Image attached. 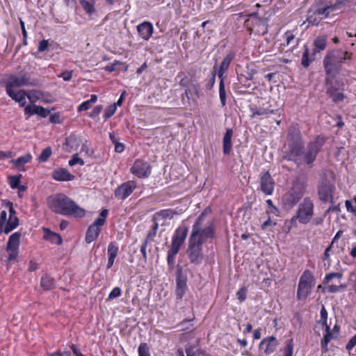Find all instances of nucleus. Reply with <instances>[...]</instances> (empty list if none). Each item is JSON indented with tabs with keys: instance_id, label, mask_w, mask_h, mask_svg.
Returning a JSON list of instances; mask_svg holds the SVG:
<instances>
[{
	"instance_id": "30",
	"label": "nucleus",
	"mask_w": 356,
	"mask_h": 356,
	"mask_svg": "<svg viewBox=\"0 0 356 356\" xmlns=\"http://www.w3.org/2000/svg\"><path fill=\"white\" fill-rule=\"evenodd\" d=\"M327 45V35H321L317 36L313 41L314 48L312 51L316 55L318 53L324 51Z\"/></svg>"
},
{
	"instance_id": "6",
	"label": "nucleus",
	"mask_w": 356,
	"mask_h": 356,
	"mask_svg": "<svg viewBox=\"0 0 356 356\" xmlns=\"http://www.w3.org/2000/svg\"><path fill=\"white\" fill-rule=\"evenodd\" d=\"M315 284L316 280L311 271L305 270L299 280L297 298L300 300H305L310 295Z\"/></svg>"
},
{
	"instance_id": "19",
	"label": "nucleus",
	"mask_w": 356,
	"mask_h": 356,
	"mask_svg": "<svg viewBox=\"0 0 356 356\" xmlns=\"http://www.w3.org/2000/svg\"><path fill=\"white\" fill-rule=\"evenodd\" d=\"M136 187V183L134 180L124 182L115 188V196L118 200H124L133 193Z\"/></svg>"
},
{
	"instance_id": "56",
	"label": "nucleus",
	"mask_w": 356,
	"mask_h": 356,
	"mask_svg": "<svg viewBox=\"0 0 356 356\" xmlns=\"http://www.w3.org/2000/svg\"><path fill=\"white\" fill-rule=\"evenodd\" d=\"M247 288L243 286L241 287L236 293L237 298L241 302H244L246 300Z\"/></svg>"
},
{
	"instance_id": "63",
	"label": "nucleus",
	"mask_w": 356,
	"mask_h": 356,
	"mask_svg": "<svg viewBox=\"0 0 356 356\" xmlns=\"http://www.w3.org/2000/svg\"><path fill=\"white\" fill-rule=\"evenodd\" d=\"M73 71H64L58 75V77L62 78L65 81H69L72 78Z\"/></svg>"
},
{
	"instance_id": "35",
	"label": "nucleus",
	"mask_w": 356,
	"mask_h": 356,
	"mask_svg": "<svg viewBox=\"0 0 356 356\" xmlns=\"http://www.w3.org/2000/svg\"><path fill=\"white\" fill-rule=\"evenodd\" d=\"M79 3L86 14L88 16H91L95 14L96 11L95 0H80Z\"/></svg>"
},
{
	"instance_id": "40",
	"label": "nucleus",
	"mask_w": 356,
	"mask_h": 356,
	"mask_svg": "<svg viewBox=\"0 0 356 356\" xmlns=\"http://www.w3.org/2000/svg\"><path fill=\"white\" fill-rule=\"evenodd\" d=\"M97 101V96L96 95H91L90 99L82 102L78 106L77 110L79 112L88 111L92 106V104Z\"/></svg>"
},
{
	"instance_id": "23",
	"label": "nucleus",
	"mask_w": 356,
	"mask_h": 356,
	"mask_svg": "<svg viewBox=\"0 0 356 356\" xmlns=\"http://www.w3.org/2000/svg\"><path fill=\"white\" fill-rule=\"evenodd\" d=\"M82 140L80 137L75 134H70L63 145V149L69 153H72V156H79L77 150L81 145Z\"/></svg>"
},
{
	"instance_id": "52",
	"label": "nucleus",
	"mask_w": 356,
	"mask_h": 356,
	"mask_svg": "<svg viewBox=\"0 0 356 356\" xmlns=\"http://www.w3.org/2000/svg\"><path fill=\"white\" fill-rule=\"evenodd\" d=\"M122 294V290L119 286L114 287L108 294L107 298L108 300H113L117 298H119Z\"/></svg>"
},
{
	"instance_id": "14",
	"label": "nucleus",
	"mask_w": 356,
	"mask_h": 356,
	"mask_svg": "<svg viewBox=\"0 0 356 356\" xmlns=\"http://www.w3.org/2000/svg\"><path fill=\"white\" fill-rule=\"evenodd\" d=\"M6 92L14 91V88H19L22 86H33L34 83L31 81L30 76L24 73L19 76L11 74L5 82Z\"/></svg>"
},
{
	"instance_id": "50",
	"label": "nucleus",
	"mask_w": 356,
	"mask_h": 356,
	"mask_svg": "<svg viewBox=\"0 0 356 356\" xmlns=\"http://www.w3.org/2000/svg\"><path fill=\"white\" fill-rule=\"evenodd\" d=\"M216 65H214L213 70L211 73V76L208 80L207 83H206L205 88L207 90H211L216 83Z\"/></svg>"
},
{
	"instance_id": "31",
	"label": "nucleus",
	"mask_w": 356,
	"mask_h": 356,
	"mask_svg": "<svg viewBox=\"0 0 356 356\" xmlns=\"http://www.w3.org/2000/svg\"><path fill=\"white\" fill-rule=\"evenodd\" d=\"M119 251V248L116 242L113 241L109 243L108 245V261L106 268L110 269L114 264L115 259L116 258Z\"/></svg>"
},
{
	"instance_id": "53",
	"label": "nucleus",
	"mask_w": 356,
	"mask_h": 356,
	"mask_svg": "<svg viewBox=\"0 0 356 356\" xmlns=\"http://www.w3.org/2000/svg\"><path fill=\"white\" fill-rule=\"evenodd\" d=\"M20 177L21 175L9 177V184L12 189H16L17 187L19 186Z\"/></svg>"
},
{
	"instance_id": "41",
	"label": "nucleus",
	"mask_w": 356,
	"mask_h": 356,
	"mask_svg": "<svg viewBox=\"0 0 356 356\" xmlns=\"http://www.w3.org/2000/svg\"><path fill=\"white\" fill-rule=\"evenodd\" d=\"M18 225L19 218L17 217L11 218V216H10L6 224L4 229L3 230V232L7 234L15 229Z\"/></svg>"
},
{
	"instance_id": "22",
	"label": "nucleus",
	"mask_w": 356,
	"mask_h": 356,
	"mask_svg": "<svg viewBox=\"0 0 356 356\" xmlns=\"http://www.w3.org/2000/svg\"><path fill=\"white\" fill-rule=\"evenodd\" d=\"M279 346V341L274 336L264 338L259 343V348L264 354L269 355L274 353Z\"/></svg>"
},
{
	"instance_id": "44",
	"label": "nucleus",
	"mask_w": 356,
	"mask_h": 356,
	"mask_svg": "<svg viewBox=\"0 0 356 356\" xmlns=\"http://www.w3.org/2000/svg\"><path fill=\"white\" fill-rule=\"evenodd\" d=\"M219 97L222 106H225L226 105L227 94L225 87V80L222 79L220 80L219 83Z\"/></svg>"
},
{
	"instance_id": "64",
	"label": "nucleus",
	"mask_w": 356,
	"mask_h": 356,
	"mask_svg": "<svg viewBox=\"0 0 356 356\" xmlns=\"http://www.w3.org/2000/svg\"><path fill=\"white\" fill-rule=\"evenodd\" d=\"M356 346V334L352 337L346 343V348L348 351H350Z\"/></svg>"
},
{
	"instance_id": "49",
	"label": "nucleus",
	"mask_w": 356,
	"mask_h": 356,
	"mask_svg": "<svg viewBox=\"0 0 356 356\" xmlns=\"http://www.w3.org/2000/svg\"><path fill=\"white\" fill-rule=\"evenodd\" d=\"M138 356H149V346L147 343H141L138 348Z\"/></svg>"
},
{
	"instance_id": "39",
	"label": "nucleus",
	"mask_w": 356,
	"mask_h": 356,
	"mask_svg": "<svg viewBox=\"0 0 356 356\" xmlns=\"http://www.w3.org/2000/svg\"><path fill=\"white\" fill-rule=\"evenodd\" d=\"M55 280L50 275L45 274L41 277L40 286L44 290H51L54 287Z\"/></svg>"
},
{
	"instance_id": "5",
	"label": "nucleus",
	"mask_w": 356,
	"mask_h": 356,
	"mask_svg": "<svg viewBox=\"0 0 356 356\" xmlns=\"http://www.w3.org/2000/svg\"><path fill=\"white\" fill-rule=\"evenodd\" d=\"M306 186L304 183L296 181L292 187L282 197L281 201L284 207L292 209L302 199L305 193Z\"/></svg>"
},
{
	"instance_id": "55",
	"label": "nucleus",
	"mask_w": 356,
	"mask_h": 356,
	"mask_svg": "<svg viewBox=\"0 0 356 356\" xmlns=\"http://www.w3.org/2000/svg\"><path fill=\"white\" fill-rule=\"evenodd\" d=\"M299 222V218H296V214L293 216L290 220L285 221V225L287 227L288 231H290L292 227H297V222Z\"/></svg>"
},
{
	"instance_id": "29",
	"label": "nucleus",
	"mask_w": 356,
	"mask_h": 356,
	"mask_svg": "<svg viewBox=\"0 0 356 356\" xmlns=\"http://www.w3.org/2000/svg\"><path fill=\"white\" fill-rule=\"evenodd\" d=\"M7 95L16 102H18L19 106L22 107L26 106V97H27L30 100L31 99V96L27 94V92L24 90H21L17 92L14 91H8L6 92Z\"/></svg>"
},
{
	"instance_id": "25",
	"label": "nucleus",
	"mask_w": 356,
	"mask_h": 356,
	"mask_svg": "<svg viewBox=\"0 0 356 356\" xmlns=\"http://www.w3.org/2000/svg\"><path fill=\"white\" fill-rule=\"evenodd\" d=\"M325 137L318 136L313 141L307 145V152L304 156H316L321 148L325 144Z\"/></svg>"
},
{
	"instance_id": "21",
	"label": "nucleus",
	"mask_w": 356,
	"mask_h": 356,
	"mask_svg": "<svg viewBox=\"0 0 356 356\" xmlns=\"http://www.w3.org/2000/svg\"><path fill=\"white\" fill-rule=\"evenodd\" d=\"M349 0H330L326 5L332 17L346 11L349 6Z\"/></svg>"
},
{
	"instance_id": "36",
	"label": "nucleus",
	"mask_w": 356,
	"mask_h": 356,
	"mask_svg": "<svg viewBox=\"0 0 356 356\" xmlns=\"http://www.w3.org/2000/svg\"><path fill=\"white\" fill-rule=\"evenodd\" d=\"M177 214V213L172 209H163L158 212H156L153 216V221L157 222L158 220L162 219H171L173 218L174 215Z\"/></svg>"
},
{
	"instance_id": "10",
	"label": "nucleus",
	"mask_w": 356,
	"mask_h": 356,
	"mask_svg": "<svg viewBox=\"0 0 356 356\" xmlns=\"http://www.w3.org/2000/svg\"><path fill=\"white\" fill-rule=\"evenodd\" d=\"M203 245L199 242L188 238L186 253L190 262L200 265L204 259Z\"/></svg>"
},
{
	"instance_id": "47",
	"label": "nucleus",
	"mask_w": 356,
	"mask_h": 356,
	"mask_svg": "<svg viewBox=\"0 0 356 356\" xmlns=\"http://www.w3.org/2000/svg\"><path fill=\"white\" fill-rule=\"evenodd\" d=\"M327 316H328L327 312L324 305H322L321 308V312H320L321 318L318 321V323L321 324L322 326L329 325L327 324Z\"/></svg>"
},
{
	"instance_id": "13",
	"label": "nucleus",
	"mask_w": 356,
	"mask_h": 356,
	"mask_svg": "<svg viewBox=\"0 0 356 356\" xmlns=\"http://www.w3.org/2000/svg\"><path fill=\"white\" fill-rule=\"evenodd\" d=\"M289 156H302L304 143L299 131H293L288 134Z\"/></svg>"
},
{
	"instance_id": "34",
	"label": "nucleus",
	"mask_w": 356,
	"mask_h": 356,
	"mask_svg": "<svg viewBox=\"0 0 356 356\" xmlns=\"http://www.w3.org/2000/svg\"><path fill=\"white\" fill-rule=\"evenodd\" d=\"M316 157H289V161H293L297 163L298 167L304 170L307 165L308 167L314 162Z\"/></svg>"
},
{
	"instance_id": "28",
	"label": "nucleus",
	"mask_w": 356,
	"mask_h": 356,
	"mask_svg": "<svg viewBox=\"0 0 356 356\" xmlns=\"http://www.w3.org/2000/svg\"><path fill=\"white\" fill-rule=\"evenodd\" d=\"M154 27L151 22H144L137 26L139 35L145 40L150 38L153 33Z\"/></svg>"
},
{
	"instance_id": "9",
	"label": "nucleus",
	"mask_w": 356,
	"mask_h": 356,
	"mask_svg": "<svg viewBox=\"0 0 356 356\" xmlns=\"http://www.w3.org/2000/svg\"><path fill=\"white\" fill-rule=\"evenodd\" d=\"M21 233L16 232L12 234L7 242L6 251L8 252L6 263L17 261L19 256V248L20 244Z\"/></svg>"
},
{
	"instance_id": "4",
	"label": "nucleus",
	"mask_w": 356,
	"mask_h": 356,
	"mask_svg": "<svg viewBox=\"0 0 356 356\" xmlns=\"http://www.w3.org/2000/svg\"><path fill=\"white\" fill-rule=\"evenodd\" d=\"M216 236L213 222L209 220L205 224L202 222H195L192 226L189 238L203 245L207 241H211Z\"/></svg>"
},
{
	"instance_id": "17",
	"label": "nucleus",
	"mask_w": 356,
	"mask_h": 356,
	"mask_svg": "<svg viewBox=\"0 0 356 356\" xmlns=\"http://www.w3.org/2000/svg\"><path fill=\"white\" fill-rule=\"evenodd\" d=\"M187 277L183 273L182 268L178 266L176 271V290L177 299L181 300L187 290Z\"/></svg>"
},
{
	"instance_id": "26",
	"label": "nucleus",
	"mask_w": 356,
	"mask_h": 356,
	"mask_svg": "<svg viewBox=\"0 0 356 356\" xmlns=\"http://www.w3.org/2000/svg\"><path fill=\"white\" fill-rule=\"evenodd\" d=\"M234 57V53L233 51H230L223 58L222 61L220 65L218 70L216 71V74L218 75L220 80H221V79H222L223 80L225 79L226 76H225V74L228 70L230 63H232Z\"/></svg>"
},
{
	"instance_id": "18",
	"label": "nucleus",
	"mask_w": 356,
	"mask_h": 356,
	"mask_svg": "<svg viewBox=\"0 0 356 356\" xmlns=\"http://www.w3.org/2000/svg\"><path fill=\"white\" fill-rule=\"evenodd\" d=\"M131 172L138 178H145L151 174V166L143 159H137L130 169Z\"/></svg>"
},
{
	"instance_id": "45",
	"label": "nucleus",
	"mask_w": 356,
	"mask_h": 356,
	"mask_svg": "<svg viewBox=\"0 0 356 356\" xmlns=\"http://www.w3.org/2000/svg\"><path fill=\"white\" fill-rule=\"evenodd\" d=\"M343 92L344 90H339L333 93H328L327 95L332 98L333 102L339 103L343 102L346 98V95Z\"/></svg>"
},
{
	"instance_id": "24",
	"label": "nucleus",
	"mask_w": 356,
	"mask_h": 356,
	"mask_svg": "<svg viewBox=\"0 0 356 356\" xmlns=\"http://www.w3.org/2000/svg\"><path fill=\"white\" fill-rule=\"evenodd\" d=\"M51 178L57 181H70L75 179V176L65 168H58L51 172Z\"/></svg>"
},
{
	"instance_id": "33",
	"label": "nucleus",
	"mask_w": 356,
	"mask_h": 356,
	"mask_svg": "<svg viewBox=\"0 0 356 356\" xmlns=\"http://www.w3.org/2000/svg\"><path fill=\"white\" fill-rule=\"evenodd\" d=\"M325 328V334L321 341V347L323 353H325L328 351V343L334 338L330 325L323 326Z\"/></svg>"
},
{
	"instance_id": "46",
	"label": "nucleus",
	"mask_w": 356,
	"mask_h": 356,
	"mask_svg": "<svg viewBox=\"0 0 356 356\" xmlns=\"http://www.w3.org/2000/svg\"><path fill=\"white\" fill-rule=\"evenodd\" d=\"M158 228L159 223L157 222L154 221V224L151 229L148 232L147 236L145 239V241H147V243L152 242L156 235Z\"/></svg>"
},
{
	"instance_id": "62",
	"label": "nucleus",
	"mask_w": 356,
	"mask_h": 356,
	"mask_svg": "<svg viewBox=\"0 0 356 356\" xmlns=\"http://www.w3.org/2000/svg\"><path fill=\"white\" fill-rule=\"evenodd\" d=\"M49 47V41L47 40H42L40 41L38 47V53H41L47 50V49Z\"/></svg>"
},
{
	"instance_id": "60",
	"label": "nucleus",
	"mask_w": 356,
	"mask_h": 356,
	"mask_svg": "<svg viewBox=\"0 0 356 356\" xmlns=\"http://www.w3.org/2000/svg\"><path fill=\"white\" fill-rule=\"evenodd\" d=\"M342 277V274L339 273H330L327 274L324 278L323 283L324 284H326L328 283L334 277H339L341 278Z\"/></svg>"
},
{
	"instance_id": "51",
	"label": "nucleus",
	"mask_w": 356,
	"mask_h": 356,
	"mask_svg": "<svg viewBox=\"0 0 356 356\" xmlns=\"http://www.w3.org/2000/svg\"><path fill=\"white\" fill-rule=\"evenodd\" d=\"M116 110H117V108L115 105L111 104V105L108 106L105 108L104 113L103 115V118H104V120H106L108 118H110L111 117H112L115 113Z\"/></svg>"
},
{
	"instance_id": "27",
	"label": "nucleus",
	"mask_w": 356,
	"mask_h": 356,
	"mask_svg": "<svg viewBox=\"0 0 356 356\" xmlns=\"http://www.w3.org/2000/svg\"><path fill=\"white\" fill-rule=\"evenodd\" d=\"M297 35H298V29L297 28H295L292 30L286 31L283 35V38L284 40L283 45L284 46H289L291 44H293V47L291 49V51H293L294 47L298 45L299 42L300 40V38L296 37Z\"/></svg>"
},
{
	"instance_id": "15",
	"label": "nucleus",
	"mask_w": 356,
	"mask_h": 356,
	"mask_svg": "<svg viewBox=\"0 0 356 356\" xmlns=\"http://www.w3.org/2000/svg\"><path fill=\"white\" fill-rule=\"evenodd\" d=\"M335 190V186L330 181L326 179H322L321 180L318 195L319 200L323 203L330 202L332 203L333 193Z\"/></svg>"
},
{
	"instance_id": "11",
	"label": "nucleus",
	"mask_w": 356,
	"mask_h": 356,
	"mask_svg": "<svg viewBox=\"0 0 356 356\" xmlns=\"http://www.w3.org/2000/svg\"><path fill=\"white\" fill-rule=\"evenodd\" d=\"M314 204L309 198L303 200L296 211V218H299L300 223L305 225L310 222L314 215Z\"/></svg>"
},
{
	"instance_id": "38",
	"label": "nucleus",
	"mask_w": 356,
	"mask_h": 356,
	"mask_svg": "<svg viewBox=\"0 0 356 356\" xmlns=\"http://www.w3.org/2000/svg\"><path fill=\"white\" fill-rule=\"evenodd\" d=\"M44 231H46V232L44 237L46 240L56 245H60L62 243L63 239L60 234L51 232L47 229H44Z\"/></svg>"
},
{
	"instance_id": "37",
	"label": "nucleus",
	"mask_w": 356,
	"mask_h": 356,
	"mask_svg": "<svg viewBox=\"0 0 356 356\" xmlns=\"http://www.w3.org/2000/svg\"><path fill=\"white\" fill-rule=\"evenodd\" d=\"M233 135V130L232 129H227L223 137V152L225 154H228L232 148V137Z\"/></svg>"
},
{
	"instance_id": "7",
	"label": "nucleus",
	"mask_w": 356,
	"mask_h": 356,
	"mask_svg": "<svg viewBox=\"0 0 356 356\" xmlns=\"http://www.w3.org/2000/svg\"><path fill=\"white\" fill-rule=\"evenodd\" d=\"M332 17L326 5L323 6H312L307 13L306 21L312 26H317L322 20Z\"/></svg>"
},
{
	"instance_id": "54",
	"label": "nucleus",
	"mask_w": 356,
	"mask_h": 356,
	"mask_svg": "<svg viewBox=\"0 0 356 356\" xmlns=\"http://www.w3.org/2000/svg\"><path fill=\"white\" fill-rule=\"evenodd\" d=\"M353 201L355 203V206L352 204V202L350 200H346L345 202V205L347 211L356 216V195L353 197Z\"/></svg>"
},
{
	"instance_id": "42",
	"label": "nucleus",
	"mask_w": 356,
	"mask_h": 356,
	"mask_svg": "<svg viewBox=\"0 0 356 356\" xmlns=\"http://www.w3.org/2000/svg\"><path fill=\"white\" fill-rule=\"evenodd\" d=\"M294 349V342L293 339H289L285 341V346L282 349L283 356H293Z\"/></svg>"
},
{
	"instance_id": "2",
	"label": "nucleus",
	"mask_w": 356,
	"mask_h": 356,
	"mask_svg": "<svg viewBox=\"0 0 356 356\" xmlns=\"http://www.w3.org/2000/svg\"><path fill=\"white\" fill-rule=\"evenodd\" d=\"M353 54L348 51L332 49L325 56L323 64L325 74H338L344 63L350 62Z\"/></svg>"
},
{
	"instance_id": "61",
	"label": "nucleus",
	"mask_w": 356,
	"mask_h": 356,
	"mask_svg": "<svg viewBox=\"0 0 356 356\" xmlns=\"http://www.w3.org/2000/svg\"><path fill=\"white\" fill-rule=\"evenodd\" d=\"M103 109V106L102 105L96 106L92 111L89 113L88 117L91 118H95L98 116Z\"/></svg>"
},
{
	"instance_id": "1",
	"label": "nucleus",
	"mask_w": 356,
	"mask_h": 356,
	"mask_svg": "<svg viewBox=\"0 0 356 356\" xmlns=\"http://www.w3.org/2000/svg\"><path fill=\"white\" fill-rule=\"evenodd\" d=\"M47 201L49 207L56 213L79 218L86 215V211L64 193H56Z\"/></svg>"
},
{
	"instance_id": "20",
	"label": "nucleus",
	"mask_w": 356,
	"mask_h": 356,
	"mask_svg": "<svg viewBox=\"0 0 356 356\" xmlns=\"http://www.w3.org/2000/svg\"><path fill=\"white\" fill-rule=\"evenodd\" d=\"M337 74H325V85L326 93H333L339 90H344V83L336 78Z\"/></svg>"
},
{
	"instance_id": "16",
	"label": "nucleus",
	"mask_w": 356,
	"mask_h": 356,
	"mask_svg": "<svg viewBox=\"0 0 356 356\" xmlns=\"http://www.w3.org/2000/svg\"><path fill=\"white\" fill-rule=\"evenodd\" d=\"M261 191L266 195H271L275 190V181L268 171H262L259 174Z\"/></svg>"
},
{
	"instance_id": "32",
	"label": "nucleus",
	"mask_w": 356,
	"mask_h": 356,
	"mask_svg": "<svg viewBox=\"0 0 356 356\" xmlns=\"http://www.w3.org/2000/svg\"><path fill=\"white\" fill-rule=\"evenodd\" d=\"M316 54L312 51L309 52V49L307 44L304 45V51L302 55L301 65L304 67H308L311 63L316 59Z\"/></svg>"
},
{
	"instance_id": "3",
	"label": "nucleus",
	"mask_w": 356,
	"mask_h": 356,
	"mask_svg": "<svg viewBox=\"0 0 356 356\" xmlns=\"http://www.w3.org/2000/svg\"><path fill=\"white\" fill-rule=\"evenodd\" d=\"M188 232V228L185 225L179 226L175 230L166 259L169 267L172 268L174 266L176 255L185 243Z\"/></svg>"
},
{
	"instance_id": "58",
	"label": "nucleus",
	"mask_w": 356,
	"mask_h": 356,
	"mask_svg": "<svg viewBox=\"0 0 356 356\" xmlns=\"http://www.w3.org/2000/svg\"><path fill=\"white\" fill-rule=\"evenodd\" d=\"M38 105H28L24 107V114L31 116L36 114V108Z\"/></svg>"
},
{
	"instance_id": "59",
	"label": "nucleus",
	"mask_w": 356,
	"mask_h": 356,
	"mask_svg": "<svg viewBox=\"0 0 356 356\" xmlns=\"http://www.w3.org/2000/svg\"><path fill=\"white\" fill-rule=\"evenodd\" d=\"M211 211V210L210 207H207L199 215V216L197 218V219L195 220V222H204V218H205L206 216L208 215L209 213H210Z\"/></svg>"
},
{
	"instance_id": "12",
	"label": "nucleus",
	"mask_w": 356,
	"mask_h": 356,
	"mask_svg": "<svg viewBox=\"0 0 356 356\" xmlns=\"http://www.w3.org/2000/svg\"><path fill=\"white\" fill-rule=\"evenodd\" d=\"M245 23V26L255 33L264 34L268 31L266 19L259 17L257 13L250 14Z\"/></svg>"
},
{
	"instance_id": "48",
	"label": "nucleus",
	"mask_w": 356,
	"mask_h": 356,
	"mask_svg": "<svg viewBox=\"0 0 356 356\" xmlns=\"http://www.w3.org/2000/svg\"><path fill=\"white\" fill-rule=\"evenodd\" d=\"M252 115L251 118H255L257 115H266L269 113H273V110H268L264 108H251Z\"/></svg>"
},
{
	"instance_id": "57",
	"label": "nucleus",
	"mask_w": 356,
	"mask_h": 356,
	"mask_svg": "<svg viewBox=\"0 0 356 356\" xmlns=\"http://www.w3.org/2000/svg\"><path fill=\"white\" fill-rule=\"evenodd\" d=\"M36 111L37 112H36L35 115H38V116L42 117V118H46L50 113V111L48 109H47L41 106H37Z\"/></svg>"
},
{
	"instance_id": "8",
	"label": "nucleus",
	"mask_w": 356,
	"mask_h": 356,
	"mask_svg": "<svg viewBox=\"0 0 356 356\" xmlns=\"http://www.w3.org/2000/svg\"><path fill=\"white\" fill-rule=\"evenodd\" d=\"M108 213V209H102L99 213V216L88 227L85 238L87 243H90L98 238L101 232V227L106 224V218Z\"/></svg>"
},
{
	"instance_id": "43",
	"label": "nucleus",
	"mask_w": 356,
	"mask_h": 356,
	"mask_svg": "<svg viewBox=\"0 0 356 356\" xmlns=\"http://www.w3.org/2000/svg\"><path fill=\"white\" fill-rule=\"evenodd\" d=\"M31 157H18L17 159L12 160V163L19 170H24V164L29 163Z\"/></svg>"
}]
</instances>
